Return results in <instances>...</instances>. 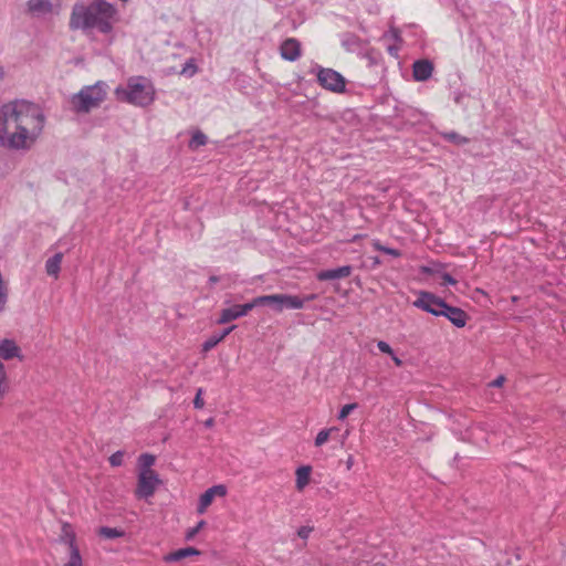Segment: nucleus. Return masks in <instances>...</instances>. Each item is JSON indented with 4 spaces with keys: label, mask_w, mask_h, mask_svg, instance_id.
Instances as JSON below:
<instances>
[{
    "label": "nucleus",
    "mask_w": 566,
    "mask_h": 566,
    "mask_svg": "<svg viewBox=\"0 0 566 566\" xmlns=\"http://www.w3.org/2000/svg\"><path fill=\"white\" fill-rule=\"evenodd\" d=\"M59 541L69 547V552L73 549H80L76 544V535L69 523L62 525V532Z\"/></svg>",
    "instance_id": "nucleus-17"
},
{
    "label": "nucleus",
    "mask_w": 566,
    "mask_h": 566,
    "mask_svg": "<svg viewBox=\"0 0 566 566\" xmlns=\"http://www.w3.org/2000/svg\"><path fill=\"white\" fill-rule=\"evenodd\" d=\"M4 76H6L4 67L2 65H0V80H3Z\"/></svg>",
    "instance_id": "nucleus-44"
},
{
    "label": "nucleus",
    "mask_w": 566,
    "mask_h": 566,
    "mask_svg": "<svg viewBox=\"0 0 566 566\" xmlns=\"http://www.w3.org/2000/svg\"><path fill=\"white\" fill-rule=\"evenodd\" d=\"M433 72V63L429 60H418L412 65V76L418 82L429 80Z\"/></svg>",
    "instance_id": "nucleus-12"
},
{
    "label": "nucleus",
    "mask_w": 566,
    "mask_h": 566,
    "mask_svg": "<svg viewBox=\"0 0 566 566\" xmlns=\"http://www.w3.org/2000/svg\"><path fill=\"white\" fill-rule=\"evenodd\" d=\"M117 22V9L105 0L76 2L71 11L69 27L85 34H109Z\"/></svg>",
    "instance_id": "nucleus-2"
},
{
    "label": "nucleus",
    "mask_w": 566,
    "mask_h": 566,
    "mask_svg": "<svg viewBox=\"0 0 566 566\" xmlns=\"http://www.w3.org/2000/svg\"><path fill=\"white\" fill-rule=\"evenodd\" d=\"M337 431H338V429H337V428H335V427H332V428H328V429L321 430V431L317 433L316 438H315V446H316V447H321V446H323V444L328 440V438L331 437V434H332L333 432H337Z\"/></svg>",
    "instance_id": "nucleus-24"
},
{
    "label": "nucleus",
    "mask_w": 566,
    "mask_h": 566,
    "mask_svg": "<svg viewBox=\"0 0 566 566\" xmlns=\"http://www.w3.org/2000/svg\"><path fill=\"white\" fill-rule=\"evenodd\" d=\"M242 317L238 304L232 305L228 308H223L217 319L218 324H227L231 321Z\"/></svg>",
    "instance_id": "nucleus-18"
},
{
    "label": "nucleus",
    "mask_w": 566,
    "mask_h": 566,
    "mask_svg": "<svg viewBox=\"0 0 566 566\" xmlns=\"http://www.w3.org/2000/svg\"><path fill=\"white\" fill-rule=\"evenodd\" d=\"M207 142V136L201 130H197L189 142V147L192 149H197L201 146H205Z\"/></svg>",
    "instance_id": "nucleus-23"
},
{
    "label": "nucleus",
    "mask_w": 566,
    "mask_h": 566,
    "mask_svg": "<svg viewBox=\"0 0 566 566\" xmlns=\"http://www.w3.org/2000/svg\"><path fill=\"white\" fill-rule=\"evenodd\" d=\"M356 43H357V38L354 35H349V36H347L346 40L343 41V44L345 46H347L348 49L350 45L356 44Z\"/></svg>",
    "instance_id": "nucleus-37"
},
{
    "label": "nucleus",
    "mask_w": 566,
    "mask_h": 566,
    "mask_svg": "<svg viewBox=\"0 0 566 566\" xmlns=\"http://www.w3.org/2000/svg\"><path fill=\"white\" fill-rule=\"evenodd\" d=\"M377 347H378V349L381 353H385V354H388V355H394V350L390 347V345L388 343L384 342V340H379L378 344H377Z\"/></svg>",
    "instance_id": "nucleus-34"
},
{
    "label": "nucleus",
    "mask_w": 566,
    "mask_h": 566,
    "mask_svg": "<svg viewBox=\"0 0 566 566\" xmlns=\"http://www.w3.org/2000/svg\"><path fill=\"white\" fill-rule=\"evenodd\" d=\"M447 302L431 292L420 291L413 306L434 316H441Z\"/></svg>",
    "instance_id": "nucleus-7"
},
{
    "label": "nucleus",
    "mask_w": 566,
    "mask_h": 566,
    "mask_svg": "<svg viewBox=\"0 0 566 566\" xmlns=\"http://www.w3.org/2000/svg\"><path fill=\"white\" fill-rule=\"evenodd\" d=\"M45 116L39 105L20 99L0 107V145L29 150L41 136Z\"/></svg>",
    "instance_id": "nucleus-1"
},
{
    "label": "nucleus",
    "mask_w": 566,
    "mask_h": 566,
    "mask_svg": "<svg viewBox=\"0 0 566 566\" xmlns=\"http://www.w3.org/2000/svg\"><path fill=\"white\" fill-rule=\"evenodd\" d=\"M390 356L392 357V360L396 366L400 367L402 365V360L400 358H398L395 354L390 355Z\"/></svg>",
    "instance_id": "nucleus-40"
},
{
    "label": "nucleus",
    "mask_w": 566,
    "mask_h": 566,
    "mask_svg": "<svg viewBox=\"0 0 566 566\" xmlns=\"http://www.w3.org/2000/svg\"><path fill=\"white\" fill-rule=\"evenodd\" d=\"M353 268L344 265L336 269L322 270L316 274L318 281H333L348 277L352 274Z\"/></svg>",
    "instance_id": "nucleus-14"
},
{
    "label": "nucleus",
    "mask_w": 566,
    "mask_h": 566,
    "mask_svg": "<svg viewBox=\"0 0 566 566\" xmlns=\"http://www.w3.org/2000/svg\"><path fill=\"white\" fill-rule=\"evenodd\" d=\"M442 280H443V285H454L457 283V280L449 273H443L442 274Z\"/></svg>",
    "instance_id": "nucleus-36"
},
{
    "label": "nucleus",
    "mask_w": 566,
    "mask_h": 566,
    "mask_svg": "<svg viewBox=\"0 0 566 566\" xmlns=\"http://www.w3.org/2000/svg\"><path fill=\"white\" fill-rule=\"evenodd\" d=\"M261 296L253 298L251 302L245 304H238L240 308V313L242 316H245L250 311H252L256 306H261L262 302H260Z\"/></svg>",
    "instance_id": "nucleus-26"
},
{
    "label": "nucleus",
    "mask_w": 566,
    "mask_h": 566,
    "mask_svg": "<svg viewBox=\"0 0 566 566\" xmlns=\"http://www.w3.org/2000/svg\"><path fill=\"white\" fill-rule=\"evenodd\" d=\"M98 535L107 539H114L124 536L125 532L115 527L102 526L98 530Z\"/></svg>",
    "instance_id": "nucleus-21"
},
{
    "label": "nucleus",
    "mask_w": 566,
    "mask_h": 566,
    "mask_svg": "<svg viewBox=\"0 0 566 566\" xmlns=\"http://www.w3.org/2000/svg\"><path fill=\"white\" fill-rule=\"evenodd\" d=\"M115 95L119 101L136 106H147L154 102L155 88L148 78L134 76L128 78L126 87H117Z\"/></svg>",
    "instance_id": "nucleus-3"
},
{
    "label": "nucleus",
    "mask_w": 566,
    "mask_h": 566,
    "mask_svg": "<svg viewBox=\"0 0 566 566\" xmlns=\"http://www.w3.org/2000/svg\"><path fill=\"white\" fill-rule=\"evenodd\" d=\"M357 408H358V405L356 402L343 406V408L340 409V411L338 413V419L344 420L353 410H355Z\"/></svg>",
    "instance_id": "nucleus-30"
},
{
    "label": "nucleus",
    "mask_w": 566,
    "mask_h": 566,
    "mask_svg": "<svg viewBox=\"0 0 566 566\" xmlns=\"http://www.w3.org/2000/svg\"><path fill=\"white\" fill-rule=\"evenodd\" d=\"M421 272L422 273H427V274H431L432 270L430 268H428V266H422Z\"/></svg>",
    "instance_id": "nucleus-43"
},
{
    "label": "nucleus",
    "mask_w": 566,
    "mask_h": 566,
    "mask_svg": "<svg viewBox=\"0 0 566 566\" xmlns=\"http://www.w3.org/2000/svg\"><path fill=\"white\" fill-rule=\"evenodd\" d=\"M60 0H28V11L34 17L52 13L54 3Z\"/></svg>",
    "instance_id": "nucleus-11"
},
{
    "label": "nucleus",
    "mask_w": 566,
    "mask_h": 566,
    "mask_svg": "<svg viewBox=\"0 0 566 566\" xmlns=\"http://www.w3.org/2000/svg\"><path fill=\"white\" fill-rule=\"evenodd\" d=\"M155 461V457L149 453H143L138 458L142 470H151L150 467L154 465Z\"/></svg>",
    "instance_id": "nucleus-27"
},
{
    "label": "nucleus",
    "mask_w": 566,
    "mask_h": 566,
    "mask_svg": "<svg viewBox=\"0 0 566 566\" xmlns=\"http://www.w3.org/2000/svg\"><path fill=\"white\" fill-rule=\"evenodd\" d=\"M316 298L315 294H308L303 298L297 295L290 294H271V295H261L260 302L262 305L271 306L276 312H282L284 308L287 310H298L303 308L306 302L314 301Z\"/></svg>",
    "instance_id": "nucleus-5"
},
{
    "label": "nucleus",
    "mask_w": 566,
    "mask_h": 566,
    "mask_svg": "<svg viewBox=\"0 0 566 566\" xmlns=\"http://www.w3.org/2000/svg\"><path fill=\"white\" fill-rule=\"evenodd\" d=\"M226 494L227 488L223 484L213 485L206 490L199 497V503L197 507L198 513H205L216 496L222 497Z\"/></svg>",
    "instance_id": "nucleus-9"
},
{
    "label": "nucleus",
    "mask_w": 566,
    "mask_h": 566,
    "mask_svg": "<svg viewBox=\"0 0 566 566\" xmlns=\"http://www.w3.org/2000/svg\"><path fill=\"white\" fill-rule=\"evenodd\" d=\"M235 325L224 328L222 332L218 334H212L202 343V352L208 353L212 348H214L220 342H222L233 329Z\"/></svg>",
    "instance_id": "nucleus-15"
},
{
    "label": "nucleus",
    "mask_w": 566,
    "mask_h": 566,
    "mask_svg": "<svg viewBox=\"0 0 566 566\" xmlns=\"http://www.w3.org/2000/svg\"><path fill=\"white\" fill-rule=\"evenodd\" d=\"M311 467L304 465L296 470V489L302 491L310 482Z\"/></svg>",
    "instance_id": "nucleus-20"
},
{
    "label": "nucleus",
    "mask_w": 566,
    "mask_h": 566,
    "mask_svg": "<svg viewBox=\"0 0 566 566\" xmlns=\"http://www.w3.org/2000/svg\"><path fill=\"white\" fill-rule=\"evenodd\" d=\"M213 424H214V419L213 418H209V419H207L205 421V427L206 428H211V427H213Z\"/></svg>",
    "instance_id": "nucleus-41"
},
{
    "label": "nucleus",
    "mask_w": 566,
    "mask_h": 566,
    "mask_svg": "<svg viewBox=\"0 0 566 566\" xmlns=\"http://www.w3.org/2000/svg\"><path fill=\"white\" fill-rule=\"evenodd\" d=\"M198 555H200V551L195 547L189 546V547L180 548V549H177L175 552H171V553L165 555L164 560L166 563H174V562H179V560L190 557V556H198Z\"/></svg>",
    "instance_id": "nucleus-16"
},
{
    "label": "nucleus",
    "mask_w": 566,
    "mask_h": 566,
    "mask_svg": "<svg viewBox=\"0 0 566 566\" xmlns=\"http://www.w3.org/2000/svg\"><path fill=\"white\" fill-rule=\"evenodd\" d=\"M62 259V253H55L53 256L48 259V261L45 262V271L48 275L57 277L61 269Z\"/></svg>",
    "instance_id": "nucleus-19"
},
{
    "label": "nucleus",
    "mask_w": 566,
    "mask_h": 566,
    "mask_svg": "<svg viewBox=\"0 0 566 566\" xmlns=\"http://www.w3.org/2000/svg\"><path fill=\"white\" fill-rule=\"evenodd\" d=\"M219 281H220V277H219V276H217V275H211V276L209 277V283H210V284H216V283H218Z\"/></svg>",
    "instance_id": "nucleus-42"
},
{
    "label": "nucleus",
    "mask_w": 566,
    "mask_h": 566,
    "mask_svg": "<svg viewBox=\"0 0 566 566\" xmlns=\"http://www.w3.org/2000/svg\"><path fill=\"white\" fill-rule=\"evenodd\" d=\"M205 525L206 522L201 520L195 527H191L186 532L185 538L187 541H191Z\"/></svg>",
    "instance_id": "nucleus-28"
},
{
    "label": "nucleus",
    "mask_w": 566,
    "mask_h": 566,
    "mask_svg": "<svg viewBox=\"0 0 566 566\" xmlns=\"http://www.w3.org/2000/svg\"><path fill=\"white\" fill-rule=\"evenodd\" d=\"M106 98V84L97 82L94 85L85 86L72 97L73 108L77 113H88L96 108Z\"/></svg>",
    "instance_id": "nucleus-4"
},
{
    "label": "nucleus",
    "mask_w": 566,
    "mask_h": 566,
    "mask_svg": "<svg viewBox=\"0 0 566 566\" xmlns=\"http://www.w3.org/2000/svg\"><path fill=\"white\" fill-rule=\"evenodd\" d=\"M447 317L454 326L464 327L469 318L468 314L460 307L451 306L447 303L442 315Z\"/></svg>",
    "instance_id": "nucleus-13"
},
{
    "label": "nucleus",
    "mask_w": 566,
    "mask_h": 566,
    "mask_svg": "<svg viewBox=\"0 0 566 566\" xmlns=\"http://www.w3.org/2000/svg\"><path fill=\"white\" fill-rule=\"evenodd\" d=\"M317 82L323 88L334 93H343L346 88L345 77L333 69L317 66Z\"/></svg>",
    "instance_id": "nucleus-6"
},
{
    "label": "nucleus",
    "mask_w": 566,
    "mask_h": 566,
    "mask_svg": "<svg viewBox=\"0 0 566 566\" xmlns=\"http://www.w3.org/2000/svg\"><path fill=\"white\" fill-rule=\"evenodd\" d=\"M64 566H83V559L80 549H73L69 552V559Z\"/></svg>",
    "instance_id": "nucleus-25"
},
{
    "label": "nucleus",
    "mask_w": 566,
    "mask_h": 566,
    "mask_svg": "<svg viewBox=\"0 0 566 566\" xmlns=\"http://www.w3.org/2000/svg\"><path fill=\"white\" fill-rule=\"evenodd\" d=\"M312 531H313V528L310 527V526H302V527L298 528L297 535L301 538L306 539V538H308V536H310Z\"/></svg>",
    "instance_id": "nucleus-35"
},
{
    "label": "nucleus",
    "mask_w": 566,
    "mask_h": 566,
    "mask_svg": "<svg viewBox=\"0 0 566 566\" xmlns=\"http://www.w3.org/2000/svg\"><path fill=\"white\" fill-rule=\"evenodd\" d=\"M160 484V479L154 470H140L138 475V483L136 495L139 499H147L153 496L157 486Z\"/></svg>",
    "instance_id": "nucleus-8"
},
{
    "label": "nucleus",
    "mask_w": 566,
    "mask_h": 566,
    "mask_svg": "<svg viewBox=\"0 0 566 566\" xmlns=\"http://www.w3.org/2000/svg\"><path fill=\"white\" fill-rule=\"evenodd\" d=\"M354 465V458L353 455H348L347 460H346V468L347 470H350Z\"/></svg>",
    "instance_id": "nucleus-39"
},
{
    "label": "nucleus",
    "mask_w": 566,
    "mask_h": 566,
    "mask_svg": "<svg viewBox=\"0 0 566 566\" xmlns=\"http://www.w3.org/2000/svg\"><path fill=\"white\" fill-rule=\"evenodd\" d=\"M374 247L377 251H381L391 256H395V258L400 256V251H398L397 249L384 247L379 242H375Z\"/></svg>",
    "instance_id": "nucleus-29"
},
{
    "label": "nucleus",
    "mask_w": 566,
    "mask_h": 566,
    "mask_svg": "<svg viewBox=\"0 0 566 566\" xmlns=\"http://www.w3.org/2000/svg\"><path fill=\"white\" fill-rule=\"evenodd\" d=\"M196 72H197V66L195 65L192 60H189L188 62H186V64L184 65L180 73L182 75L192 76Z\"/></svg>",
    "instance_id": "nucleus-31"
},
{
    "label": "nucleus",
    "mask_w": 566,
    "mask_h": 566,
    "mask_svg": "<svg viewBox=\"0 0 566 566\" xmlns=\"http://www.w3.org/2000/svg\"><path fill=\"white\" fill-rule=\"evenodd\" d=\"M505 378L503 376H499L496 379L492 381V386L500 387L504 382Z\"/></svg>",
    "instance_id": "nucleus-38"
},
{
    "label": "nucleus",
    "mask_w": 566,
    "mask_h": 566,
    "mask_svg": "<svg viewBox=\"0 0 566 566\" xmlns=\"http://www.w3.org/2000/svg\"><path fill=\"white\" fill-rule=\"evenodd\" d=\"M442 137L447 142L455 144V145H465L470 142L468 137L461 136L460 134H458L455 132L443 133Z\"/></svg>",
    "instance_id": "nucleus-22"
},
{
    "label": "nucleus",
    "mask_w": 566,
    "mask_h": 566,
    "mask_svg": "<svg viewBox=\"0 0 566 566\" xmlns=\"http://www.w3.org/2000/svg\"><path fill=\"white\" fill-rule=\"evenodd\" d=\"M124 451H116L109 457V463L113 467H119L123 464Z\"/></svg>",
    "instance_id": "nucleus-32"
},
{
    "label": "nucleus",
    "mask_w": 566,
    "mask_h": 566,
    "mask_svg": "<svg viewBox=\"0 0 566 566\" xmlns=\"http://www.w3.org/2000/svg\"><path fill=\"white\" fill-rule=\"evenodd\" d=\"M202 392H203L202 388H199L197 390L196 397L193 399V407L196 409H201L205 406V401L202 399Z\"/></svg>",
    "instance_id": "nucleus-33"
},
{
    "label": "nucleus",
    "mask_w": 566,
    "mask_h": 566,
    "mask_svg": "<svg viewBox=\"0 0 566 566\" xmlns=\"http://www.w3.org/2000/svg\"><path fill=\"white\" fill-rule=\"evenodd\" d=\"M280 54L282 59L290 62L298 60L302 54L300 41L295 38L284 40L280 46Z\"/></svg>",
    "instance_id": "nucleus-10"
}]
</instances>
